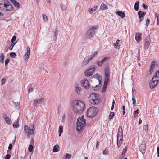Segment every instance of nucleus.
Masks as SVG:
<instances>
[{
    "instance_id": "obj_1",
    "label": "nucleus",
    "mask_w": 159,
    "mask_h": 159,
    "mask_svg": "<svg viewBox=\"0 0 159 159\" xmlns=\"http://www.w3.org/2000/svg\"><path fill=\"white\" fill-rule=\"evenodd\" d=\"M72 105L73 111L78 114H81L85 108L84 103L80 100L73 101Z\"/></svg>"
},
{
    "instance_id": "obj_2",
    "label": "nucleus",
    "mask_w": 159,
    "mask_h": 159,
    "mask_svg": "<svg viewBox=\"0 0 159 159\" xmlns=\"http://www.w3.org/2000/svg\"><path fill=\"white\" fill-rule=\"evenodd\" d=\"M14 8L10 2L6 0H0V10L4 11H13Z\"/></svg>"
},
{
    "instance_id": "obj_3",
    "label": "nucleus",
    "mask_w": 159,
    "mask_h": 159,
    "mask_svg": "<svg viewBox=\"0 0 159 159\" xmlns=\"http://www.w3.org/2000/svg\"><path fill=\"white\" fill-rule=\"evenodd\" d=\"M98 27V26L94 25L89 28L85 33V37L86 39H90L93 38L95 34Z\"/></svg>"
},
{
    "instance_id": "obj_4",
    "label": "nucleus",
    "mask_w": 159,
    "mask_h": 159,
    "mask_svg": "<svg viewBox=\"0 0 159 159\" xmlns=\"http://www.w3.org/2000/svg\"><path fill=\"white\" fill-rule=\"evenodd\" d=\"M83 115L81 118H79L76 123L77 127L76 128L77 131L79 133L83 130L84 126L85 125L86 120L83 118Z\"/></svg>"
},
{
    "instance_id": "obj_5",
    "label": "nucleus",
    "mask_w": 159,
    "mask_h": 159,
    "mask_svg": "<svg viewBox=\"0 0 159 159\" xmlns=\"http://www.w3.org/2000/svg\"><path fill=\"white\" fill-rule=\"evenodd\" d=\"M98 109L96 107H92L89 108L87 112V115L88 117L93 118L97 114Z\"/></svg>"
},
{
    "instance_id": "obj_6",
    "label": "nucleus",
    "mask_w": 159,
    "mask_h": 159,
    "mask_svg": "<svg viewBox=\"0 0 159 159\" xmlns=\"http://www.w3.org/2000/svg\"><path fill=\"white\" fill-rule=\"evenodd\" d=\"M99 95L95 93H92L89 97L90 102L93 104L95 105L98 104L99 102V100L98 99Z\"/></svg>"
},
{
    "instance_id": "obj_7",
    "label": "nucleus",
    "mask_w": 159,
    "mask_h": 159,
    "mask_svg": "<svg viewBox=\"0 0 159 159\" xmlns=\"http://www.w3.org/2000/svg\"><path fill=\"white\" fill-rule=\"evenodd\" d=\"M24 131L27 134L28 136H30V135L34 134V130L31 129L28 126L25 125L24 127Z\"/></svg>"
},
{
    "instance_id": "obj_8",
    "label": "nucleus",
    "mask_w": 159,
    "mask_h": 159,
    "mask_svg": "<svg viewBox=\"0 0 159 159\" xmlns=\"http://www.w3.org/2000/svg\"><path fill=\"white\" fill-rule=\"evenodd\" d=\"M82 85L86 89H88L89 88V84L88 81L86 78L83 79L81 82Z\"/></svg>"
},
{
    "instance_id": "obj_9",
    "label": "nucleus",
    "mask_w": 159,
    "mask_h": 159,
    "mask_svg": "<svg viewBox=\"0 0 159 159\" xmlns=\"http://www.w3.org/2000/svg\"><path fill=\"white\" fill-rule=\"evenodd\" d=\"M74 89L76 93L78 95H80L82 93V90L80 87H79L78 84L75 83L74 85Z\"/></svg>"
},
{
    "instance_id": "obj_10",
    "label": "nucleus",
    "mask_w": 159,
    "mask_h": 159,
    "mask_svg": "<svg viewBox=\"0 0 159 159\" xmlns=\"http://www.w3.org/2000/svg\"><path fill=\"white\" fill-rule=\"evenodd\" d=\"M146 149V147L145 142V141H143L142 144L139 146V150L143 154L145 152Z\"/></svg>"
},
{
    "instance_id": "obj_11",
    "label": "nucleus",
    "mask_w": 159,
    "mask_h": 159,
    "mask_svg": "<svg viewBox=\"0 0 159 159\" xmlns=\"http://www.w3.org/2000/svg\"><path fill=\"white\" fill-rule=\"evenodd\" d=\"M118 139L120 138V140H122L123 138V131L122 127L120 126L119 127L118 133H117V138Z\"/></svg>"
},
{
    "instance_id": "obj_12",
    "label": "nucleus",
    "mask_w": 159,
    "mask_h": 159,
    "mask_svg": "<svg viewBox=\"0 0 159 159\" xmlns=\"http://www.w3.org/2000/svg\"><path fill=\"white\" fill-rule=\"evenodd\" d=\"M150 43V37L148 36H147L145 40V42L144 43V49L146 50L148 49L149 47Z\"/></svg>"
},
{
    "instance_id": "obj_13",
    "label": "nucleus",
    "mask_w": 159,
    "mask_h": 159,
    "mask_svg": "<svg viewBox=\"0 0 159 159\" xmlns=\"http://www.w3.org/2000/svg\"><path fill=\"white\" fill-rule=\"evenodd\" d=\"M100 75L98 74H96L93 76V78H96L95 82L96 83H102L101 80H102V78L100 77Z\"/></svg>"
},
{
    "instance_id": "obj_14",
    "label": "nucleus",
    "mask_w": 159,
    "mask_h": 159,
    "mask_svg": "<svg viewBox=\"0 0 159 159\" xmlns=\"http://www.w3.org/2000/svg\"><path fill=\"white\" fill-rule=\"evenodd\" d=\"M139 17V22H141L143 20V17L145 15V13L142 11H140L138 13Z\"/></svg>"
},
{
    "instance_id": "obj_15",
    "label": "nucleus",
    "mask_w": 159,
    "mask_h": 159,
    "mask_svg": "<svg viewBox=\"0 0 159 159\" xmlns=\"http://www.w3.org/2000/svg\"><path fill=\"white\" fill-rule=\"evenodd\" d=\"M158 82L157 81H155L154 80H152V79L149 82L150 87L151 89H153L157 86Z\"/></svg>"
},
{
    "instance_id": "obj_16",
    "label": "nucleus",
    "mask_w": 159,
    "mask_h": 159,
    "mask_svg": "<svg viewBox=\"0 0 159 159\" xmlns=\"http://www.w3.org/2000/svg\"><path fill=\"white\" fill-rule=\"evenodd\" d=\"M27 52L24 55V58L25 61H27L29 58L30 55V49L29 47L26 48Z\"/></svg>"
},
{
    "instance_id": "obj_17",
    "label": "nucleus",
    "mask_w": 159,
    "mask_h": 159,
    "mask_svg": "<svg viewBox=\"0 0 159 159\" xmlns=\"http://www.w3.org/2000/svg\"><path fill=\"white\" fill-rule=\"evenodd\" d=\"M44 100V98H41L39 99L35 100L34 101V106H36L38 104H41Z\"/></svg>"
},
{
    "instance_id": "obj_18",
    "label": "nucleus",
    "mask_w": 159,
    "mask_h": 159,
    "mask_svg": "<svg viewBox=\"0 0 159 159\" xmlns=\"http://www.w3.org/2000/svg\"><path fill=\"white\" fill-rule=\"evenodd\" d=\"M152 80L159 81V71L158 70L156 72L155 75L152 78Z\"/></svg>"
},
{
    "instance_id": "obj_19",
    "label": "nucleus",
    "mask_w": 159,
    "mask_h": 159,
    "mask_svg": "<svg viewBox=\"0 0 159 159\" xmlns=\"http://www.w3.org/2000/svg\"><path fill=\"white\" fill-rule=\"evenodd\" d=\"M102 83H100V84L99 83H97V84H95L94 86H93V89L95 91H97L100 89Z\"/></svg>"
},
{
    "instance_id": "obj_20",
    "label": "nucleus",
    "mask_w": 159,
    "mask_h": 159,
    "mask_svg": "<svg viewBox=\"0 0 159 159\" xmlns=\"http://www.w3.org/2000/svg\"><path fill=\"white\" fill-rule=\"evenodd\" d=\"M155 61H153L151 63V67L149 69V72L150 74H152V73L153 72V69L155 66Z\"/></svg>"
},
{
    "instance_id": "obj_21",
    "label": "nucleus",
    "mask_w": 159,
    "mask_h": 159,
    "mask_svg": "<svg viewBox=\"0 0 159 159\" xmlns=\"http://www.w3.org/2000/svg\"><path fill=\"white\" fill-rule=\"evenodd\" d=\"M142 34L140 33H136L135 37V39L137 42H139L141 39V36Z\"/></svg>"
},
{
    "instance_id": "obj_22",
    "label": "nucleus",
    "mask_w": 159,
    "mask_h": 159,
    "mask_svg": "<svg viewBox=\"0 0 159 159\" xmlns=\"http://www.w3.org/2000/svg\"><path fill=\"white\" fill-rule=\"evenodd\" d=\"M116 14L121 18H123L125 16V14L120 11H118L116 12Z\"/></svg>"
},
{
    "instance_id": "obj_23",
    "label": "nucleus",
    "mask_w": 159,
    "mask_h": 159,
    "mask_svg": "<svg viewBox=\"0 0 159 159\" xmlns=\"http://www.w3.org/2000/svg\"><path fill=\"white\" fill-rule=\"evenodd\" d=\"M84 73L85 76L89 77L92 75L93 74V72L92 71H90L87 69L85 71Z\"/></svg>"
},
{
    "instance_id": "obj_24",
    "label": "nucleus",
    "mask_w": 159,
    "mask_h": 159,
    "mask_svg": "<svg viewBox=\"0 0 159 159\" xmlns=\"http://www.w3.org/2000/svg\"><path fill=\"white\" fill-rule=\"evenodd\" d=\"M10 1L12 3L14 4L15 6L16 7H19L20 5L19 3L15 1V0H10Z\"/></svg>"
},
{
    "instance_id": "obj_25",
    "label": "nucleus",
    "mask_w": 159,
    "mask_h": 159,
    "mask_svg": "<svg viewBox=\"0 0 159 159\" xmlns=\"http://www.w3.org/2000/svg\"><path fill=\"white\" fill-rule=\"evenodd\" d=\"M60 150V147L58 144L55 145L53 147V152H57L59 151Z\"/></svg>"
},
{
    "instance_id": "obj_26",
    "label": "nucleus",
    "mask_w": 159,
    "mask_h": 159,
    "mask_svg": "<svg viewBox=\"0 0 159 159\" xmlns=\"http://www.w3.org/2000/svg\"><path fill=\"white\" fill-rule=\"evenodd\" d=\"M19 120L17 119L13 124V127L15 128H17L19 126L18 121Z\"/></svg>"
},
{
    "instance_id": "obj_27",
    "label": "nucleus",
    "mask_w": 159,
    "mask_h": 159,
    "mask_svg": "<svg viewBox=\"0 0 159 159\" xmlns=\"http://www.w3.org/2000/svg\"><path fill=\"white\" fill-rule=\"evenodd\" d=\"M139 5V2L138 1L136 2L134 5V9L135 11L138 10Z\"/></svg>"
},
{
    "instance_id": "obj_28",
    "label": "nucleus",
    "mask_w": 159,
    "mask_h": 159,
    "mask_svg": "<svg viewBox=\"0 0 159 159\" xmlns=\"http://www.w3.org/2000/svg\"><path fill=\"white\" fill-rule=\"evenodd\" d=\"M13 103L15 105L16 108L18 109H19L20 108V105L19 102H13Z\"/></svg>"
},
{
    "instance_id": "obj_29",
    "label": "nucleus",
    "mask_w": 159,
    "mask_h": 159,
    "mask_svg": "<svg viewBox=\"0 0 159 159\" xmlns=\"http://www.w3.org/2000/svg\"><path fill=\"white\" fill-rule=\"evenodd\" d=\"M109 70L106 68L105 69V77H109Z\"/></svg>"
},
{
    "instance_id": "obj_30",
    "label": "nucleus",
    "mask_w": 159,
    "mask_h": 159,
    "mask_svg": "<svg viewBox=\"0 0 159 159\" xmlns=\"http://www.w3.org/2000/svg\"><path fill=\"white\" fill-rule=\"evenodd\" d=\"M107 85L108 83H104L103 88L102 90V92L104 93L105 92Z\"/></svg>"
},
{
    "instance_id": "obj_31",
    "label": "nucleus",
    "mask_w": 159,
    "mask_h": 159,
    "mask_svg": "<svg viewBox=\"0 0 159 159\" xmlns=\"http://www.w3.org/2000/svg\"><path fill=\"white\" fill-rule=\"evenodd\" d=\"M63 127L62 126H60L59 128V136H61V133L63 132Z\"/></svg>"
},
{
    "instance_id": "obj_32",
    "label": "nucleus",
    "mask_w": 159,
    "mask_h": 159,
    "mask_svg": "<svg viewBox=\"0 0 159 159\" xmlns=\"http://www.w3.org/2000/svg\"><path fill=\"white\" fill-rule=\"evenodd\" d=\"M122 140H120V138L118 139V138H117V146L119 148L120 147L121 144L122 143Z\"/></svg>"
},
{
    "instance_id": "obj_33",
    "label": "nucleus",
    "mask_w": 159,
    "mask_h": 159,
    "mask_svg": "<svg viewBox=\"0 0 159 159\" xmlns=\"http://www.w3.org/2000/svg\"><path fill=\"white\" fill-rule=\"evenodd\" d=\"M5 121L6 123L7 124H11V120L6 115H5Z\"/></svg>"
},
{
    "instance_id": "obj_34",
    "label": "nucleus",
    "mask_w": 159,
    "mask_h": 159,
    "mask_svg": "<svg viewBox=\"0 0 159 159\" xmlns=\"http://www.w3.org/2000/svg\"><path fill=\"white\" fill-rule=\"evenodd\" d=\"M100 8L102 10L106 9H107V7L105 4L102 3L100 6Z\"/></svg>"
},
{
    "instance_id": "obj_35",
    "label": "nucleus",
    "mask_w": 159,
    "mask_h": 159,
    "mask_svg": "<svg viewBox=\"0 0 159 159\" xmlns=\"http://www.w3.org/2000/svg\"><path fill=\"white\" fill-rule=\"evenodd\" d=\"M4 56L2 53L0 55V62L1 63H3L4 59Z\"/></svg>"
},
{
    "instance_id": "obj_36",
    "label": "nucleus",
    "mask_w": 159,
    "mask_h": 159,
    "mask_svg": "<svg viewBox=\"0 0 159 159\" xmlns=\"http://www.w3.org/2000/svg\"><path fill=\"white\" fill-rule=\"evenodd\" d=\"M97 8V6H95L93 8H90L88 10L89 12H93L94 11H95Z\"/></svg>"
},
{
    "instance_id": "obj_37",
    "label": "nucleus",
    "mask_w": 159,
    "mask_h": 159,
    "mask_svg": "<svg viewBox=\"0 0 159 159\" xmlns=\"http://www.w3.org/2000/svg\"><path fill=\"white\" fill-rule=\"evenodd\" d=\"M88 70L90 71H92L94 73V72L95 70V68L94 66H92L90 67H89V69H87Z\"/></svg>"
},
{
    "instance_id": "obj_38",
    "label": "nucleus",
    "mask_w": 159,
    "mask_h": 159,
    "mask_svg": "<svg viewBox=\"0 0 159 159\" xmlns=\"http://www.w3.org/2000/svg\"><path fill=\"white\" fill-rule=\"evenodd\" d=\"M120 42V40H117L116 41V42L114 44V46L115 48H117V47H119V45H118V43Z\"/></svg>"
},
{
    "instance_id": "obj_39",
    "label": "nucleus",
    "mask_w": 159,
    "mask_h": 159,
    "mask_svg": "<svg viewBox=\"0 0 159 159\" xmlns=\"http://www.w3.org/2000/svg\"><path fill=\"white\" fill-rule=\"evenodd\" d=\"M87 58L85 57L82 62V65L83 66H84L88 63V62L87 61Z\"/></svg>"
},
{
    "instance_id": "obj_40",
    "label": "nucleus",
    "mask_w": 159,
    "mask_h": 159,
    "mask_svg": "<svg viewBox=\"0 0 159 159\" xmlns=\"http://www.w3.org/2000/svg\"><path fill=\"white\" fill-rule=\"evenodd\" d=\"M114 116V113L113 112H111L109 116V119H111Z\"/></svg>"
},
{
    "instance_id": "obj_41",
    "label": "nucleus",
    "mask_w": 159,
    "mask_h": 159,
    "mask_svg": "<svg viewBox=\"0 0 159 159\" xmlns=\"http://www.w3.org/2000/svg\"><path fill=\"white\" fill-rule=\"evenodd\" d=\"M65 158L64 159H70L71 157V156L70 154L68 153H66L65 155Z\"/></svg>"
},
{
    "instance_id": "obj_42",
    "label": "nucleus",
    "mask_w": 159,
    "mask_h": 159,
    "mask_svg": "<svg viewBox=\"0 0 159 159\" xmlns=\"http://www.w3.org/2000/svg\"><path fill=\"white\" fill-rule=\"evenodd\" d=\"M42 17L43 20L45 22L47 21L48 20L47 16L44 14H42Z\"/></svg>"
},
{
    "instance_id": "obj_43",
    "label": "nucleus",
    "mask_w": 159,
    "mask_h": 159,
    "mask_svg": "<svg viewBox=\"0 0 159 159\" xmlns=\"http://www.w3.org/2000/svg\"><path fill=\"white\" fill-rule=\"evenodd\" d=\"M139 113V110L137 109L136 111H134L133 113L134 117V118H135L137 116H135V115L136 114H138Z\"/></svg>"
},
{
    "instance_id": "obj_44",
    "label": "nucleus",
    "mask_w": 159,
    "mask_h": 159,
    "mask_svg": "<svg viewBox=\"0 0 159 159\" xmlns=\"http://www.w3.org/2000/svg\"><path fill=\"white\" fill-rule=\"evenodd\" d=\"M143 129L144 130H145V131H147V132H148V125L147 124H146L143 126Z\"/></svg>"
},
{
    "instance_id": "obj_45",
    "label": "nucleus",
    "mask_w": 159,
    "mask_h": 159,
    "mask_svg": "<svg viewBox=\"0 0 159 159\" xmlns=\"http://www.w3.org/2000/svg\"><path fill=\"white\" fill-rule=\"evenodd\" d=\"M132 97H133V98H132V104H133V105H135V104H136V100L134 98V96L133 94H132Z\"/></svg>"
},
{
    "instance_id": "obj_46",
    "label": "nucleus",
    "mask_w": 159,
    "mask_h": 159,
    "mask_svg": "<svg viewBox=\"0 0 159 159\" xmlns=\"http://www.w3.org/2000/svg\"><path fill=\"white\" fill-rule=\"evenodd\" d=\"M98 52L95 51L92 55H90V57H92V58L93 59V58L95 57L96 56Z\"/></svg>"
},
{
    "instance_id": "obj_47",
    "label": "nucleus",
    "mask_w": 159,
    "mask_h": 159,
    "mask_svg": "<svg viewBox=\"0 0 159 159\" xmlns=\"http://www.w3.org/2000/svg\"><path fill=\"white\" fill-rule=\"evenodd\" d=\"M33 147L32 145H30L28 148V150L29 152H31L33 151Z\"/></svg>"
},
{
    "instance_id": "obj_48",
    "label": "nucleus",
    "mask_w": 159,
    "mask_h": 159,
    "mask_svg": "<svg viewBox=\"0 0 159 159\" xmlns=\"http://www.w3.org/2000/svg\"><path fill=\"white\" fill-rule=\"evenodd\" d=\"M60 7L61 9L63 10H66V7L65 5L63 4H61V5Z\"/></svg>"
},
{
    "instance_id": "obj_49",
    "label": "nucleus",
    "mask_w": 159,
    "mask_h": 159,
    "mask_svg": "<svg viewBox=\"0 0 159 159\" xmlns=\"http://www.w3.org/2000/svg\"><path fill=\"white\" fill-rule=\"evenodd\" d=\"M109 80V77H105L104 83H108Z\"/></svg>"
},
{
    "instance_id": "obj_50",
    "label": "nucleus",
    "mask_w": 159,
    "mask_h": 159,
    "mask_svg": "<svg viewBox=\"0 0 159 159\" xmlns=\"http://www.w3.org/2000/svg\"><path fill=\"white\" fill-rule=\"evenodd\" d=\"M10 55L13 58H15L16 57V54L15 52H11L10 54Z\"/></svg>"
},
{
    "instance_id": "obj_51",
    "label": "nucleus",
    "mask_w": 159,
    "mask_h": 159,
    "mask_svg": "<svg viewBox=\"0 0 159 159\" xmlns=\"http://www.w3.org/2000/svg\"><path fill=\"white\" fill-rule=\"evenodd\" d=\"M10 61V60L8 59H6L5 61V66H6L7 65V64H8V63Z\"/></svg>"
},
{
    "instance_id": "obj_52",
    "label": "nucleus",
    "mask_w": 159,
    "mask_h": 159,
    "mask_svg": "<svg viewBox=\"0 0 159 159\" xmlns=\"http://www.w3.org/2000/svg\"><path fill=\"white\" fill-rule=\"evenodd\" d=\"M16 43H12L11 44V46L9 47V49L10 50H12V49L13 48L14 46L15 45V44H16Z\"/></svg>"
},
{
    "instance_id": "obj_53",
    "label": "nucleus",
    "mask_w": 159,
    "mask_h": 159,
    "mask_svg": "<svg viewBox=\"0 0 159 159\" xmlns=\"http://www.w3.org/2000/svg\"><path fill=\"white\" fill-rule=\"evenodd\" d=\"M85 58H87V61L88 63L89 62V61L90 60H91L92 59V57H91L90 56H88L86 57Z\"/></svg>"
},
{
    "instance_id": "obj_54",
    "label": "nucleus",
    "mask_w": 159,
    "mask_h": 159,
    "mask_svg": "<svg viewBox=\"0 0 159 159\" xmlns=\"http://www.w3.org/2000/svg\"><path fill=\"white\" fill-rule=\"evenodd\" d=\"M6 80L4 78H3L1 80L2 84L1 85H3L6 82Z\"/></svg>"
},
{
    "instance_id": "obj_55",
    "label": "nucleus",
    "mask_w": 159,
    "mask_h": 159,
    "mask_svg": "<svg viewBox=\"0 0 159 159\" xmlns=\"http://www.w3.org/2000/svg\"><path fill=\"white\" fill-rule=\"evenodd\" d=\"M109 58V57H105L104 58L102 61H101L102 64L103 63V62L106 61Z\"/></svg>"
},
{
    "instance_id": "obj_56",
    "label": "nucleus",
    "mask_w": 159,
    "mask_h": 159,
    "mask_svg": "<svg viewBox=\"0 0 159 159\" xmlns=\"http://www.w3.org/2000/svg\"><path fill=\"white\" fill-rule=\"evenodd\" d=\"M149 22H150L149 19H148V18L146 20V26H148V25H149Z\"/></svg>"
},
{
    "instance_id": "obj_57",
    "label": "nucleus",
    "mask_w": 159,
    "mask_h": 159,
    "mask_svg": "<svg viewBox=\"0 0 159 159\" xmlns=\"http://www.w3.org/2000/svg\"><path fill=\"white\" fill-rule=\"evenodd\" d=\"M16 39V37L15 36H13L12 38L11 39V42L12 43H13L14 41H15Z\"/></svg>"
},
{
    "instance_id": "obj_58",
    "label": "nucleus",
    "mask_w": 159,
    "mask_h": 159,
    "mask_svg": "<svg viewBox=\"0 0 159 159\" xmlns=\"http://www.w3.org/2000/svg\"><path fill=\"white\" fill-rule=\"evenodd\" d=\"M11 157V155L9 154H7L5 157V159H9Z\"/></svg>"
},
{
    "instance_id": "obj_59",
    "label": "nucleus",
    "mask_w": 159,
    "mask_h": 159,
    "mask_svg": "<svg viewBox=\"0 0 159 159\" xmlns=\"http://www.w3.org/2000/svg\"><path fill=\"white\" fill-rule=\"evenodd\" d=\"M127 147H126L124 149L122 153V155H124L127 150Z\"/></svg>"
},
{
    "instance_id": "obj_60",
    "label": "nucleus",
    "mask_w": 159,
    "mask_h": 159,
    "mask_svg": "<svg viewBox=\"0 0 159 159\" xmlns=\"http://www.w3.org/2000/svg\"><path fill=\"white\" fill-rule=\"evenodd\" d=\"M30 128L31 129H32L34 130V126L33 124H31L30 125Z\"/></svg>"
},
{
    "instance_id": "obj_61",
    "label": "nucleus",
    "mask_w": 159,
    "mask_h": 159,
    "mask_svg": "<svg viewBox=\"0 0 159 159\" xmlns=\"http://www.w3.org/2000/svg\"><path fill=\"white\" fill-rule=\"evenodd\" d=\"M142 6L144 9H146L148 8V6L147 5H146L145 4L143 3L142 4Z\"/></svg>"
},
{
    "instance_id": "obj_62",
    "label": "nucleus",
    "mask_w": 159,
    "mask_h": 159,
    "mask_svg": "<svg viewBox=\"0 0 159 159\" xmlns=\"http://www.w3.org/2000/svg\"><path fill=\"white\" fill-rule=\"evenodd\" d=\"M97 65L99 66H101L102 64L101 61L97 62Z\"/></svg>"
},
{
    "instance_id": "obj_63",
    "label": "nucleus",
    "mask_w": 159,
    "mask_h": 159,
    "mask_svg": "<svg viewBox=\"0 0 159 159\" xmlns=\"http://www.w3.org/2000/svg\"><path fill=\"white\" fill-rule=\"evenodd\" d=\"M12 148V145L11 144H9L8 147V149L10 150H11Z\"/></svg>"
},
{
    "instance_id": "obj_64",
    "label": "nucleus",
    "mask_w": 159,
    "mask_h": 159,
    "mask_svg": "<svg viewBox=\"0 0 159 159\" xmlns=\"http://www.w3.org/2000/svg\"><path fill=\"white\" fill-rule=\"evenodd\" d=\"M157 157H159V147H157Z\"/></svg>"
}]
</instances>
